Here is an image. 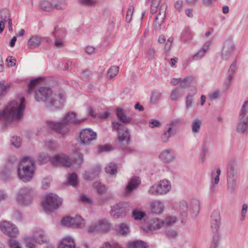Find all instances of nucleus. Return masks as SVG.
Returning a JSON list of instances; mask_svg holds the SVG:
<instances>
[{"label": "nucleus", "mask_w": 248, "mask_h": 248, "mask_svg": "<svg viewBox=\"0 0 248 248\" xmlns=\"http://www.w3.org/2000/svg\"><path fill=\"white\" fill-rule=\"evenodd\" d=\"M128 248H148V245L142 241L134 242L130 243Z\"/></svg>", "instance_id": "4be33fe9"}, {"label": "nucleus", "mask_w": 248, "mask_h": 248, "mask_svg": "<svg viewBox=\"0 0 248 248\" xmlns=\"http://www.w3.org/2000/svg\"><path fill=\"white\" fill-rule=\"evenodd\" d=\"M42 8L46 11H49L52 9L53 6L47 0H43L41 2Z\"/></svg>", "instance_id": "c756f323"}, {"label": "nucleus", "mask_w": 248, "mask_h": 248, "mask_svg": "<svg viewBox=\"0 0 248 248\" xmlns=\"http://www.w3.org/2000/svg\"><path fill=\"white\" fill-rule=\"evenodd\" d=\"M113 128L118 131V133L121 131L122 129L125 128V127L122 126V125L118 122H113L112 123Z\"/></svg>", "instance_id": "ea45409f"}, {"label": "nucleus", "mask_w": 248, "mask_h": 248, "mask_svg": "<svg viewBox=\"0 0 248 248\" xmlns=\"http://www.w3.org/2000/svg\"><path fill=\"white\" fill-rule=\"evenodd\" d=\"M40 39L38 37H33L31 38L28 42L29 47L31 48H33L39 46L40 44Z\"/></svg>", "instance_id": "b1692460"}, {"label": "nucleus", "mask_w": 248, "mask_h": 248, "mask_svg": "<svg viewBox=\"0 0 248 248\" xmlns=\"http://www.w3.org/2000/svg\"><path fill=\"white\" fill-rule=\"evenodd\" d=\"M67 119L68 122H74L76 124H78L82 122L80 120H78L76 119L75 115L74 114H69L67 116Z\"/></svg>", "instance_id": "58836bf2"}, {"label": "nucleus", "mask_w": 248, "mask_h": 248, "mask_svg": "<svg viewBox=\"0 0 248 248\" xmlns=\"http://www.w3.org/2000/svg\"><path fill=\"white\" fill-rule=\"evenodd\" d=\"M135 108V109H139L140 110H142L143 109V107L139 104H136Z\"/></svg>", "instance_id": "680f3d73"}, {"label": "nucleus", "mask_w": 248, "mask_h": 248, "mask_svg": "<svg viewBox=\"0 0 248 248\" xmlns=\"http://www.w3.org/2000/svg\"><path fill=\"white\" fill-rule=\"evenodd\" d=\"M0 228L2 231L11 237H14L18 233L17 228L7 221L1 223Z\"/></svg>", "instance_id": "0eeeda50"}, {"label": "nucleus", "mask_w": 248, "mask_h": 248, "mask_svg": "<svg viewBox=\"0 0 248 248\" xmlns=\"http://www.w3.org/2000/svg\"><path fill=\"white\" fill-rule=\"evenodd\" d=\"M116 115L118 119L124 123H130L131 119L128 118L124 113V109L122 108H117L116 109Z\"/></svg>", "instance_id": "a211bd4d"}, {"label": "nucleus", "mask_w": 248, "mask_h": 248, "mask_svg": "<svg viewBox=\"0 0 248 248\" xmlns=\"http://www.w3.org/2000/svg\"><path fill=\"white\" fill-rule=\"evenodd\" d=\"M218 95V93L217 92H215L213 94L210 95V98L211 100H214L217 98Z\"/></svg>", "instance_id": "bf43d9fd"}, {"label": "nucleus", "mask_w": 248, "mask_h": 248, "mask_svg": "<svg viewBox=\"0 0 248 248\" xmlns=\"http://www.w3.org/2000/svg\"><path fill=\"white\" fill-rule=\"evenodd\" d=\"M223 13L224 14H227L229 12V9L228 6H224L222 9Z\"/></svg>", "instance_id": "338daca9"}, {"label": "nucleus", "mask_w": 248, "mask_h": 248, "mask_svg": "<svg viewBox=\"0 0 248 248\" xmlns=\"http://www.w3.org/2000/svg\"><path fill=\"white\" fill-rule=\"evenodd\" d=\"M81 200L83 202L87 203H90L92 202L91 200L88 197L85 196L81 197Z\"/></svg>", "instance_id": "864d4df0"}, {"label": "nucleus", "mask_w": 248, "mask_h": 248, "mask_svg": "<svg viewBox=\"0 0 248 248\" xmlns=\"http://www.w3.org/2000/svg\"><path fill=\"white\" fill-rule=\"evenodd\" d=\"M64 0H56L54 2V7L57 9H61L64 6Z\"/></svg>", "instance_id": "37998d69"}, {"label": "nucleus", "mask_w": 248, "mask_h": 248, "mask_svg": "<svg viewBox=\"0 0 248 248\" xmlns=\"http://www.w3.org/2000/svg\"><path fill=\"white\" fill-rule=\"evenodd\" d=\"M86 110L88 113H89L90 115L93 117H95L96 116V114L95 111L90 107H88L86 108Z\"/></svg>", "instance_id": "49530a36"}, {"label": "nucleus", "mask_w": 248, "mask_h": 248, "mask_svg": "<svg viewBox=\"0 0 248 248\" xmlns=\"http://www.w3.org/2000/svg\"><path fill=\"white\" fill-rule=\"evenodd\" d=\"M220 170L219 168L217 169V171H214L212 172V178H215V183L217 184L219 180V175L220 174Z\"/></svg>", "instance_id": "72a5a7b5"}, {"label": "nucleus", "mask_w": 248, "mask_h": 248, "mask_svg": "<svg viewBox=\"0 0 248 248\" xmlns=\"http://www.w3.org/2000/svg\"><path fill=\"white\" fill-rule=\"evenodd\" d=\"M110 230V225L105 221H99L92 222L86 228L88 233H93L101 232H107Z\"/></svg>", "instance_id": "7ed1b4c3"}, {"label": "nucleus", "mask_w": 248, "mask_h": 248, "mask_svg": "<svg viewBox=\"0 0 248 248\" xmlns=\"http://www.w3.org/2000/svg\"><path fill=\"white\" fill-rule=\"evenodd\" d=\"M79 3L83 6H92L95 4V0H79Z\"/></svg>", "instance_id": "e433bc0d"}, {"label": "nucleus", "mask_w": 248, "mask_h": 248, "mask_svg": "<svg viewBox=\"0 0 248 248\" xmlns=\"http://www.w3.org/2000/svg\"><path fill=\"white\" fill-rule=\"evenodd\" d=\"M68 182L71 185H76L78 183V179L77 175L75 174H71L68 178Z\"/></svg>", "instance_id": "f704fd0d"}, {"label": "nucleus", "mask_w": 248, "mask_h": 248, "mask_svg": "<svg viewBox=\"0 0 248 248\" xmlns=\"http://www.w3.org/2000/svg\"><path fill=\"white\" fill-rule=\"evenodd\" d=\"M48 124L51 128L56 130L62 134H64L68 131L66 125L63 124L49 122H48Z\"/></svg>", "instance_id": "9b49d317"}, {"label": "nucleus", "mask_w": 248, "mask_h": 248, "mask_svg": "<svg viewBox=\"0 0 248 248\" xmlns=\"http://www.w3.org/2000/svg\"><path fill=\"white\" fill-rule=\"evenodd\" d=\"M47 237L43 233H36L33 235L31 237H27L24 238L26 247L28 248H35V246L34 243H32L33 241L36 243H44L48 241Z\"/></svg>", "instance_id": "39448f33"}, {"label": "nucleus", "mask_w": 248, "mask_h": 248, "mask_svg": "<svg viewBox=\"0 0 248 248\" xmlns=\"http://www.w3.org/2000/svg\"><path fill=\"white\" fill-rule=\"evenodd\" d=\"M4 68V64L2 60L0 59V72L2 71Z\"/></svg>", "instance_id": "774afa93"}, {"label": "nucleus", "mask_w": 248, "mask_h": 248, "mask_svg": "<svg viewBox=\"0 0 248 248\" xmlns=\"http://www.w3.org/2000/svg\"><path fill=\"white\" fill-rule=\"evenodd\" d=\"M158 41L160 43L165 44V48L169 50L173 41V39L171 37H170L166 40L165 36L163 35H161L158 38Z\"/></svg>", "instance_id": "aec40b11"}, {"label": "nucleus", "mask_w": 248, "mask_h": 248, "mask_svg": "<svg viewBox=\"0 0 248 248\" xmlns=\"http://www.w3.org/2000/svg\"><path fill=\"white\" fill-rule=\"evenodd\" d=\"M206 97L204 95H202L201 97V105H203L205 102Z\"/></svg>", "instance_id": "0e129e2a"}, {"label": "nucleus", "mask_w": 248, "mask_h": 248, "mask_svg": "<svg viewBox=\"0 0 248 248\" xmlns=\"http://www.w3.org/2000/svg\"><path fill=\"white\" fill-rule=\"evenodd\" d=\"M8 85H6L3 81H0V95H4L9 88Z\"/></svg>", "instance_id": "c85d7f7f"}, {"label": "nucleus", "mask_w": 248, "mask_h": 248, "mask_svg": "<svg viewBox=\"0 0 248 248\" xmlns=\"http://www.w3.org/2000/svg\"><path fill=\"white\" fill-rule=\"evenodd\" d=\"M201 124V121L199 120H196L194 121L192 124V131L193 132L196 133L199 130Z\"/></svg>", "instance_id": "c9c22d12"}, {"label": "nucleus", "mask_w": 248, "mask_h": 248, "mask_svg": "<svg viewBox=\"0 0 248 248\" xmlns=\"http://www.w3.org/2000/svg\"><path fill=\"white\" fill-rule=\"evenodd\" d=\"M96 134L90 128H86L81 131L79 135V142L82 144H88L95 139Z\"/></svg>", "instance_id": "423d86ee"}, {"label": "nucleus", "mask_w": 248, "mask_h": 248, "mask_svg": "<svg viewBox=\"0 0 248 248\" xmlns=\"http://www.w3.org/2000/svg\"><path fill=\"white\" fill-rule=\"evenodd\" d=\"M16 41V37H13V38L10 41V46L11 47H13L15 45Z\"/></svg>", "instance_id": "13d9d810"}, {"label": "nucleus", "mask_w": 248, "mask_h": 248, "mask_svg": "<svg viewBox=\"0 0 248 248\" xmlns=\"http://www.w3.org/2000/svg\"><path fill=\"white\" fill-rule=\"evenodd\" d=\"M186 14L188 17H191L192 16V13L191 11L189 9H187L186 11Z\"/></svg>", "instance_id": "e2e57ef3"}, {"label": "nucleus", "mask_w": 248, "mask_h": 248, "mask_svg": "<svg viewBox=\"0 0 248 248\" xmlns=\"http://www.w3.org/2000/svg\"><path fill=\"white\" fill-rule=\"evenodd\" d=\"M106 172L110 174H113L117 171L116 168L114 164L110 163L106 168Z\"/></svg>", "instance_id": "2f4dec72"}, {"label": "nucleus", "mask_w": 248, "mask_h": 248, "mask_svg": "<svg viewBox=\"0 0 248 248\" xmlns=\"http://www.w3.org/2000/svg\"><path fill=\"white\" fill-rule=\"evenodd\" d=\"M5 20H2L0 21V33H1L5 28Z\"/></svg>", "instance_id": "4d7b16f0"}, {"label": "nucleus", "mask_w": 248, "mask_h": 248, "mask_svg": "<svg viewBox=\"0 0 248 248\" xmlns=\"http://www.w3.org/2000/svg\"><path fill=\"white\" fill-rule=\"evenodd\" d=\"M24 99H17L11 101L5 108L0 113V117L8 120L19 119L24 108Z\"/></svg>", "instance_id": "f257e3e1"}, {"label": "nucleus", "mask_w": 248, "mask_h": 248, "mask_svg": "<svg viewBox=\"0 0 248 248\" xmlns=\"http://www.w3.org/2000/svg\"><path fill=\"white\" fill-rule=\"evenodd\" d=\"M176 222V218L173 217H170L167 218L165 221L157 220L154 223L153 226L155 229H159L164 225H170L174 224Z\"/></svg>", "instance_id": "4468645a"}, {"label": "nucleus", "mask_w": 248, "mask_h": 248, "mask_svg": "<svg viewBox=\"0 0 248 248\" xmlns=\"http://www.w3.org/2000/svg\"><path fill=\"white\" fill-rule=\"evenodd\" d=\"M12 143L15 147H18L20 146V140L19 138L14 137L12 140Z\"/></svg>", "instance_id": "a18cd8bd"}, {"label": "nucleus", "mask_w": 248, "mask_h": 248, "mask_svg": "<svg viewBox=\"0 0 248 248\" xmlns=\"http://www.w3.org/2000/svg\"><path fill=\"white\" fill-rule=\"evenodd\" d=\"M118 68L117 67H112L108 72V76L109 78L115 77L118 73Z\"/></svg>", "instance_id": "7c9ffc66"}, {"label": "nucleus", "mask_w": 248, "mask_h": 248, "mask_svg": "<svg viewBox=\"0 0 248 248\" xmlns=\"http://www.w3.org/2000/svg\"><path fill=\"white\" fill-rule=\"evenodd\" d=\"M170 185L168 181H161L157 186H153L151 188L152 193L165 194L170 190Z\"/></svg>", "instance_id": "6e6552de"}, {"label": "nucleus", "mask_w": 248, "mask_h": 248, "mask_svg": "<svg viewBox=\"0 0 248 248\" xmlns=\"http://www.w3.org/2000/svg\"><path fill=\"white\" fill-rule=\"evenodd\" d=\"M173 123L168 124L166 125V131H165L162 136V140L166 142L171 137L174 133V130L172 128Z\"/></svg>", "instance_id": "dca6fc26"}, {"label": "nucleus", "mask_w": 248, "mask_h": 248, "mask_svg": "<svg viewBox=\"0 0 248 248\" xmlns=\"http://www.w3.org/2000/svg\"><path fill=\"white\" fill-rule=\"evenodd\" d=\"M129 139V136L128 134V129L125 128L121 131L118 133V140L120 141H123L124 140Z\"/></svg>", "instance_id": "a878e982"}, {"label": "nucleus", "mask_w": 248, "mask_h": 248, "mask_svg": "<svg viewBox=\"0 0 248 248\" xmlns=\"http://www.w3.org/2000/svg\"><path fill=\"white\" fill-rule=\"evenodd\" d=\"M94 50L93 47L91 46H88L86 47V51L88 54L92 53Z\"/></svg>", "instance_id": "603ef678"}, {"label": "nucleus", "mask_w": 248, "mask_h": 248, "mask_svg": "<svg viewBox=\"0 0 248 248\" xmlns=\"http://www.w3.org/2000/svg\"><path fill=\"white\" fill-rule=\"evenodd\" d=\"M39 80V79H33V80H31L30 83L29 84V89L33 87L36 85H37V83H38Z\"/></svg>", "instance_id": "de8ad7c7"}, {"label": "nucleus", "mask_w": 248, "mask_h": 248, "mask_svg": "<svg viewBox=\"0 0 248 248\" xmlns=\"http://www.w3.org/2000/svg\"><path fill=\"white\" fill-rule=\"evenodd\" d=\"M160 157L164 162H170L173 159L172 155L168 150L162 152L160 155Z\"/></svg>", "instance_id": "412c9836"}, {"label": "nucleus", "mask_w": 248, "mask_h": 248, "mask_svg": "<svg viewBox=\"0 0 248 248\" xmlns=\"http://www.w3.org/2000/svg\"><path fill=\"white\" fill-rule=\"evenodd\" d=\"M125 208L124 207L123 204H118L112 207L110 213L112 216L118 218L122 214L125 213Z\"/></svg>", "instance_id": "f8f14e48"}, {"label": "nucleus", "mask_w": 248, "mask_h": 248, "mask_svg": "<svg viewBox=\"0 0 248 248\" xmlns=\"http://www.w3.org/2000/svg\"><path fill=\"white\" fill-rule=\"evenodd\" d=\"M151 125L150 126L152 128L154 127H158L160 126V122L157 120H153L151 122Z\"/></svg>", "instance_id": "8fccbe9b"}, {"label": "nucleus", "mask_w": 248, "mask_h": 248, "mask_svg": "<svg viewBox=\"0 0 248 248\" xmlns=\"http://www.w3.org/2000/svg\"><path fill=\"white\" fill-rule=\"evenodd\" d=\"M183 4V1L181 0H177L174 4V6L176 9H180Z\"/></svg>", "instance_id": "6e6d98bb"}, {"label": "nucleus", "mask_w": 248, "mask_h": 248, "mask_svg": "<svg viewBox=\"0 0 248 248\" xmlns=\"http://www.w3.org/2000/svg\"><path fill=\"white\" fill-rule=\"evenodd\" d=\"M54 162L58 163L65 167H69L72 164L71 159L64 155H56L54 157Z\"/></svg>", "instance_id": "9d476101"}, {"label": "nucleus", "mask_w": 248, "mask_h": 248, "mask_svg": "<svg viewBox=\"0 0 248 248\" xmlns=\"http://www.w3.org/2000/svg\"><path fill=\"white\" fill-rule=\"evenodd\" d=\"M7 63V66L11 67L16 65V60L13 57H8L6 60Z\"/></svg>", "instance_id": "4c0bfd02"}, {"label": "nucleus", "mask_w": 248, "mask_h": 248, "mask_svg": "<svg viewBox=\"0 0 248 248\" xmlns=\"http://www.w3.org/2000/svg\"><path fill=\"white\" fill-rule=\"evenodd\" d=\"M116 231L117 233L124 235L127 233L129 232V228L127 225L123 224L120 225L119 227H118L116 229Z\"/></svg>", "instance_id": "cd10ccee"}, {"label": "nucleus", "mask_w": 248, "mask_h": 248, "mask_svg": "<svg viewBox=\"0 0 248 248\" xmlns=\"http://www.w3.org/2000/svg\"><path fill=\"white\" fill-rule=\"evenodd\" d=\"M110 114V112L108 111H106L104 112L103 113L100 115L99 118L101 119H106L107 118L109 115Z\"/></svg>", "instance_id": "3c124183"}, {"label": "nucleus", "mask_w": 248, "mask_h": 248, "mask_svg": "<svg viewBox=\"0 0 248 248\" xmlns=\"http://www.w3.org/2000/svg\"><path fill=\"white\" fill-rule=\"evenodd\" d=\"M150 209L154 213L160 214L163 211L164 205L160 202H154L150 205Z\"/></svg>", "instance_id": "f3484780"}, {"label": "nucleus", "mask_w": 248, "mask_h": 248, "mask_svg": "<svg viewBox=\"0 0 248 248\" xmlns=\"http://www.w3.org/2000/svg\"><path fill=\"white\" fill-rule=\"evenodd\" d=\"M145 213L140 210H134L133 211V216L136 220H141L145 216Z\"/></svg>", "instance_id": "bb28decb"}, {"label": "nucleus", "mask_w": 248, "mask_h": 248, "mask_svg": "<svg viewBox=\"0 0 248 248\" xmlns=\"http://www.w3.org/2000/svg\"><path fill=\"white\" fill-rule=\"evenodd\" d=\"M248 127L247 123L245 121L240 122L237 127V131L239 133H243L247 129Z\"/></svg>", "instance_id": "473e14b6"}, {"label": "nucleus", "mask_w": 248, "mask_h": 248, "mask_svg": "<svg viewBox=\"0 0 248 248\" xmlns=\"http://www.w3.org/2000/svg\"><path fill=\"white\" fill-rule=\"evenodd\" d=\"M34 173V163L29 158H24L20 162L17 174L20 179L24 182L30 180Z\"/></svg>", "instance_id": "f03ea898"}, {"label": "nucleus", "mask_w": 248, "mask_h": 248, "mask_svg": "<svg viewBox=\"0 0 248 248\" xmlns=\"http://www.w3.org/2000/svg\"><path fill=\"white\" fill-rule=\"evenodd\" d=\"M248 209V206L246 204H244L242 206V211H241V214L243 218H244Z\"/></svg>", "instance_id": "09e8293b"}, {"label": "nucleus", "mask_w": 248, "mask_h": 248, "mask_svg": "<svg viewBox=\"0 0 248 248\" xmlns=\"http://www.w3.org/2000/svg\"><path fill=\"white\" fill-rule=\"evenodd\" d=\"M189 96L187 97L186 106L187 107H190L192 106L193 102L191 100L188 99Z\"/></svg>", "instance_id": "052dcab7"}, {"label": "nucleus", "mask_w": 248, "mask_h": 248, "mask_svg": "<svg viewBox=\"0 0 248 248\" xmlns=\"http://www.w3.org/2000/svg\"><path fill=\"white\" fill-rule=\"evenodd\" d=\"M62 204L60 199L56 195L50 193L47 195L42 205L46 209H56Z\"/></svg>", "instance_id": "20e7f679"}, {"label": "nucleus", "mask_w": 248, "mask_h": 248, "mask_svg": "<svg viewBox=\"0 0 248 248\" xmlns=\"http://www.w3.org/2000/svg\"><path fill=\"white\" fill-rule=\"evenodd\" d=\"M8 25H9V30L10 31H12V22L11 19H8Z\"/></svg>", "instance_id": "69168bd1"}, {"label": "nucleus", "mask_w": 248, "mask_h": 248, "mask_svg": "<svg viewBox=\"0 0 248 248\" xmlns=\"http://www.w3.org/2000/svg\"><path fill=\"white\" fill-rule=\"evenodd\" d=\"M181 81V79L180 78H174L172 79L171 83L173 85H176L178 84Z\"/></svg>", "instance_id": "5fc2aeb1"}, {"label": "nucleus", "mask_w": 248, "mask_h": 248, "mask_svg": "<svg viewBox=\"0 0 248 248\" xmlns=\"http://www.w3.org/2000/svg\"><path fill=\"white\" fill-rule=\"evenodd\" d=\"M50 94L51 91L48 88H42L36 92L35 98L37 101H44Z\"/></svg>", "instance_id": "1a4fd4ad"}, {"label": "nucleus", "mask_w": 248, "mask_h": 248, "mask_svg": "<svg viewBox=\"0 0 248 248\" xmlns=\"http://www.w3.org/2000/svg\"><path fill=\"white\" fill-rule=\"evenodd\" d=\"M181 96V91L179 88L174 89L170 94V97L171 100L176 101Z\"/></svg>", "instance_id": "393cba45"}, {"label": "nucleus", "mask_w": 248, "mask_h": 248, "mask_svg": "<svg viewBox=\"0 0 248 248\" xmlns=\"http://www.w3.org/2000/svg\"><path fill=\"white\" fill-rule=\"evenodd\" d=\"M140 184V180L136 178L135 179H133L131 181V182L129 183L128 185L126 187V190L127 191H131L134 189L138 187L139 185Z\"/></svg>", "instance_id": "5701e85b"}, {"label": "nucleus", "mask_w": 248, "mask_h": 248, "mask_svg": "<svg viewBox=\"0 0 248 248\" xmlns=\"http://www.w3.org/2000/svg\"><path fill=\"white\" fill-rule=\"evenodd\" d=\"M166 10L165 5H162L160 7L159 13L156 17V22L158 25H160L163 22L165 18Z\"/></svg>", "instance_id": "6ab92c4d"}, {"label": "nucleus", "mask_w": 248, "mask_h": 248, "mask_svg": "<svg viewBox=\"0 0 248 248\" xmlns=\"http://www.w3.org/2000/svg\"><path fill=\"white\" fill-rule=\"evenodd\" d=\"M134 12V8L133 7H130L129 8L127 12L126 16V20L127 22H130L132 19V16L133 15V13Z\"/></svg>", "instance_id": "a19ab883"}, {"label": "nucleus", "mask_w": 248, "mask_h": 248, "mask_svg": "<svg viewBox=\"0 0 248 248\" xmlns=\"http://www.w3.org/2000/svg\"><path fill=\"white\" fill-rule=\"evenodd\" d=\"M9 245L11 248H21L18 243L16 240L14 239L10 240Z\"/></svg>", "instance_id": "c03bdc74"}, {"label": "nucleus", "mask_w": 248, "mask_h": 248, "mask_svg": "<svg viewBox=\"0 0 248 248\" xmlns=\"http://www.w3.org/2000/svg\"><path fill=\"white\" fill-rule=\"evenodd\" d=\"M75 247L73 240L70 237H66L61 240L59 248H75Z\"/></svg>", "instance_id": "2eb2a0df"}, {"label": "nucleus", "mask_w": 248, "mask_h": 248, "mask_svg": "<svg viewBox=\"0 0 248 248\" xmlns=\"http://www.w3.org/2000/svg\"><path fill=\"white\" fill-rule=\"evenodd\" d=\"M80 220H82V219L79 217H76V218H72L70 217H66L62 219L61 223L62 225L70 227L76 224V221Z\"/></svg>", "instance_id": "ddd939ff"}, {"label": "nucleus", "mask_w": 248, "mask_h": 248, "mask_svg": "<svg viewBox=\"0 0 248 248\" xmlns=\"http://www.w3.org/2000/svg\"><path fill=\"white\" fill-rule=\"evenodd\" d=\"M160 97V95L156 93L153 92L152 93V95L151 97V103H155L158 101Z\"/></svg>", "instance_id": "79ce46f5"}]
</instances>
